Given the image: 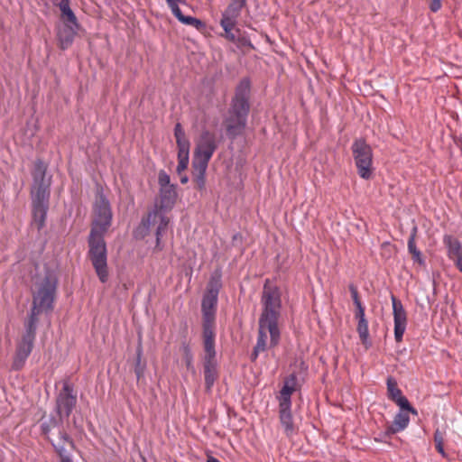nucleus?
Returning <instances> with one entry per match:
<instances>
[{"instance_id":"c756f323","label":"nucleus","mask_w":462,"mask_h":462,"mask_svg":"<svg viewBox=\"0 0 462 462\" xmlns=\"http://www.w3.org/2000/svg\"><path fill=\"white\" fill-rule=\"evenodd\" d=\"M175 17L181 23L192 26L199 32L205 30L206 28V23L203 21L196 17L184 15L181 12L176 14Z\"/></svg>"},{"instance_id":"0eeeda50","label":"nucleus","mask_w":462,"mask_h":462,"mask_svg":"<svg viewBox=\"0 0 462 462\" xmlns=\"http://www.w3.org/2000/svg\"><path fill=\"white\" fill-rule=\"evenodd\" d=\"M218 298L204 294L201 302L202 312V338L215 340L216 338V312Z\"/></svg>"},{"instance_id":"7c9ffc66","label":"nucleus","mask_w":462,"mask_h":462,"mask_svg":"<svg viewBox=\"0 0 462 462\" xmlns=\"http://www.w3.org/2000/svg\"><path fill=\"white\" fill-rule=\"evenodd\" d=\"M175 17L181 23L192 26L199 32L205 30L206 28V23L203 21L196 17L184 15L181 12L176 14Z\"/></svg>"},{"instance_id":"9d476101","label":"nucleus","mask_w":462,"mask_h":462,"mask_svg":"<svg viewBox=\"0 0 462 462\" xmlns=\"http://www.w3.org/2000/svg\"><path fill=\"white\" fill-rule=\"evenodd\" d=\"M203 348L205 352L203 358L205 386L207 391H210L218 377L215 340H203Z\"/></svg>"},{"instance_id":"1a4fd4ad","label":"nucleus","mask_w":462,"mask_h":462,"mask_svg":"<svg viewBox=\"0 0 462 462\" xmlns=\"http://www.w3.org/2000/svg\"><path fill=\"white\" fill-rule=\"evenodd\" d=\"M251 83L248 79L240 80L231 99L228 112L238 116L248 117L250 112Z\"/></svg>"},{"instance_id":"aec40b11","label":"nucleus","mask_w":462,"mask_h":462,"mask_svg":"<svg viewBox=\"0 0 462 462\" xmlns=\"http://www.w3.org/2000/svg\"><path fill=\"white\" fill-rule=\"evenodd\" d=\"M247 124V118L238 116L236 114L227 112V116L225 120L226 134L230 139L243 134Z\"/></svg>"},{"instance_id":"f257e3e1","label":"nucleus","mask_w":462,"mask_h":462,"mask_svg":"<svg viewBox=\"0 0 462 462\" xmlns=\"http://www.w3.org/2000/svg\"><path fill=\"white\" fill-rule=\"evenodd\" d=\"M113 213L107 198L102 191L98 192L93 205V218L88 238V258L102 283L108 280L107 250L104 239L105 234L112 224Z\"/></svg>"},{"instance_id":"2eb2a0df","label":"nucleus","mask_w":462,"mask_h":462,"mask_svg":"<svg viewBox=\"0 0 462 462\" xmlns=\"http://www.w3.org/2000/svg\"><path fill=\"white\" fill-rule=\"evenodd\" d=\"M47 165L42 160H36L34 162V168L32 172V195H44L50 196V180H46Z\"/></svg>"},{"instance_id":"f03ea898","label":"nucleus","mask_w":462,"mask_h":462,"mask_svg":"<svg viewBox=\"0 0 462 462\" xmlns=\"http://www.w3.org/2000/svg\"><path fill=\"white\" fill-rule=\"evenodd\" d=\"M57 289V281L51 276H46L38 291L32 295V306L27 320L38 324L39 315L43 311L53 309V301Z\"/></svg>"},{"instance_id":"c03bdc74","label":"nucleus","mask_w":462,"mask_h":462,"mask_svg":"<svg viewBox=\"0 0 462 462\" xmlns=\"http://www.w3.org/2000/svg\"><path fill=\"white\" fill-rule=\"evenodd\" d=\"M142 355H143V348H142V345L140 343L136 349V366H138L141 363Z\"/></svg>"},{"instance_id":"f3484780","label":"nucleus","mask_w":462,"mask_h":462,"mask_svg":"<svg viewBox=\"0 0 462 462\" xmlns=\"http://www.w3.org/2000/svg\"><path fill=\"white\" fill-rule=\"evenodd\" d=\"M49 198L50 196H44L42 194L32 195V219L38 230H41L45 225L49 208Z\"/></svg>"},{"instance_id":"a18cd8bd","label":"nucleus","mask_w":462,"mask_h":462,"mask_svg":"<svg viewBox=\"0 0 462 462\" xmlns=\"http://www.w3.org/2000/svg\"><path fill=\"white\" fill-rule=\"evenodd\" d=\"M417 233H418V227H417V226L414 225L413 227L411 228L409 239L412 238V241H416Z\"/></svg>"},{"instance_id":"b1692460","label":"nucleus","mask_w":462,"mask_h":462,"mask_svg":"<svg viewBox=\"0 0 462 462\" xmlns=\"http://www.w3.org/2000/svg\"><path fill=\"white\" fill-rule=\"evenodd\" d=\"M279 420L287 437H291L296 433V427L291 413V405L279 404Z\"/></svg>"},{"instance_id":"49530a36","label":"nucleus","mask_w":462,"mask_h":462,"mask_svg":"<svg viewBox=\"0 0 462 462\" xmlns=\"http://www.w3.org/2000/svg\"><path fill=\"white\" fill-rule=\"evenodd\" d=\"M242 45L252 46L251 42L246 38L236 39Z\"/></svg>"},{"instance_id":"4c0bfd02","label":"nucleus","mask_w":462,"mask_h":462,"mask_svg":"<svg viewBox=\"0 0 462 462\" xmlns=\"http://www.w3.org/2000/svg\"><path fill=\"white\" fill-rule=\"evenodd\" d=\"M166 3L171 9L172 14L175 16L179 13H180V9L179 7V4H185L186 0H166Z\"/></svg>"},{"instance_id":"a878e982","label":"nucleus","mask_w":462,"mask_h":462,"mask_svg":"<svg viewBox=\"0 0 462 462\" xmlns=\"http://www.w3.org/2000/svg\"><path fill=\"white\" fill-rule=\"evenodd\" d=\"M177 199L176 186L160 188V207L158 210L171 209Z\"/></svg>"},{"instance_id":"de8ad7c7","label":"nucleus","mask_w":462,"mask_h":462,"mask_svg":"<svg viewBox=\"0 0 462 462\" xmlns=\"http://www.w3.org/2000/svg\"><path fill=\"white\" fill-rule=\"evenodd\" d=\"M207 462H220L217 458L214 457H209L207 460Z\"/></svg>"},{"instance_id":"393cba45","label":"nucleus","mask_w":462,"mask_h":462,"mask_svg":"<svg viewBox=\"0 0 462 462\" xmlns=\"http://www.w3.org/2000/svg\"><path fill=\"white\" fill-rule=\"evenodd\" d=\"M297 377L291 374L284 381L283 386L277 396L280 405H291V394L296 390Z\"/></svg>"},{"instance_id":"09e8293b","label":"nucleus","mask_w":462,"mask_h":462,"mask_svg":"<svg viewBox=\"0 0 462 462\" xmlns=\"http://www.w3.org/2000/svg\"><path fill=\"white\" fill-rule=\"evenodd\" d=\"M188 180H189V178H188L187 176H183V177H181V179H180V182H181L182 184L187 183V182H188Z\"/></svg>"},{"instance_id":"423d86ee","label":"nucleus","mask_w":462,"mask_h":462,"mask_svg":"<svg viewBox=\"0 0 462 462\" xmlns=\"http://www.w3.org/2000/svg\"><path fill=\"white\" fill-rule=\"evenodd\" d=\"M352 154L357 168L358 175L365 180H369L373 173V151L365 140L359 138L353 142Z\"/></svg>"},{"instance_id":"a211bd4d","label":"nucleus","mask_w":462,"mask_h":462,"mask_svg":"<svg viewBox=\"0 0 462 462\" xmlns=\"http://www.w3.org/2000/svg\"><path fill=\"white\" fill-rule=\"evenodd\" d=\"M386 384L388 398L394 402L402 410H405L417 415V411L410 404L408 399L402 395L396 380L393 377L389 376L387 378Z\"/></svg>"},{"instance_id":"a19ab883","label":"nucleus","mask_w":462,"mask_h":462,"mask_svg":"<svg viewBox=\"0 0 462 462\" xmlns=\"http://www.w3.org/2000/svg\"><path fill=\"white\" fill-rule=\"evenodd\" d=\"M411 258H412L413 262L418 263L420 265L425 264V260L422 257L420 251H418L417 253L411 254Z\"/></svg>"},{"instance_id":"473e14b6","label":"nucleus","mask_w":462,"mask_h":462,"mask_svg":"<svg viewBox=\"0 0 462 462\" xmlns=\"http://www.w3.org/2000/svg\"><path fill=\"white\" fill-rule=\"evenodd\" d=\"M445 431L440 430L439 429H436L433 435V439L435 443V448L437 451L443 457H447V453L444 449V439H445Z\"/></svg>"},{"instance_id":"ddd939ff","label":"nucleus","mask_w":462,"mask_h":462,"mask_svg":"<svg viewBox=\"0 0 462 462\" xmlns=\"http://www.w3.org/2000/svg\"><path fill=\"white\" fill-rule=\"evenodd\" d=\"M60 18L61 24L58 27L57 37L60 48L66 50L74 42L75 36L79 29V24L76 15H74V18L71 20L65 16H60Z\"/></svg>"},{"instance_id":"2f4dec72","label":"nucleus","mask_w":462,"mask_h":462,"mask_svg":"<svg viewBox=\"0 0 462 462\" xmlns=\"http://www.w3.org/2000/svg\"><path fill=\"white\" fill-rule=\"evenodd\" d=\"M180 351L182 353L183 360L185 362L187 369L194 371L193 355L189 344L187 341L181 342Z\"/></svg>"},{"instance_id":"ea45409f","label":"nucleus","mask_w":462,"mask_h":462,"mask_svg":"<svg viewBox=\"0 0 462 462\" xmlns=\"http://www.w3.org/2000/svg\"><path fill=\"white\" fill-rule=\"evenodd\" d=\"M355 318L358 320H365V307L363 305L356 306Z\"/></svg>"},{"instance_id":"9b49d317","label":"nucleus","mask_w":462,"mask_h":462,"mask_svg":"<svg viewBox=\"0 0 462 462\" xmlns=\"http://www.w3.org/2000/svg\"><path fill=\"white\" fill-rule=\"evenodd\" d=\"M77 404V395L73 385L65 380L60 393L56 397V411L60 419L69 418Z\"/></svg>"},{"instance_id":"f704fd0d","label":"nucleus","mask_w":462,"mask_h":462,"mask_svg":"<svg viewBox=\"0 0 462 462\" xmlns=\"http://www.w3.org/2000/svg\"><path fill=\"white\" fill-rule=\"evenodd\" d=\"M54 4L59 6V8L61 12L60 16L68 17L70 20L74 18L75 14L73 13V11L71 10V8L69 6V0H60L59 3L54 2Z\"/></svg>"},{"instance_id":"dca6fc26","label":"nucleus","mask_w":462,"mask_h":462,"mask_svg":"<svg viewBox=\"0 0 462 462\" xmlns=\"http://www.w3.org/2000/svg\"><path fill=\"white\" fill-rule=\"evenodd\" d=\"M393 314L394 321V338L397 343L402 341L403 334L407 327V313L400 300L394 295L391 296Z\"/></svg>"},{"instance_id":"cd10ccee","label":"nucleus","mask_w":462,"mask_h":462,"mask_svg":"<svg viewBox=\"0 0 462 462\" xmlns=\"http://www.w3.org/2000/svg\"><path fill=\"white\" fill-rule=\"evenodd\" d=\"M208 165L201 163H192V176L196 188L203 190L206 186V172Z\"/></svg>"},{"instance_id":"72a5a7b5","label":"nucleus","mask_w":462,"mask_h":462,"mask_svg":"<svg viewBox=\"0 0 462 462\" xmlns=\"http://www.w3.org/2000/svg\"><path fill=\"white\" fill-rule=\"evenodd\" d=\"M356 330L359 335L361 342L365 346H367V345L370 346L371 344L369 343V340H368L369 339V330H368L367 319L358 321Z\"/></svg>"},{"instance_id":"6e6552de","label":"nucleus","mask_w":462,"mask_h":462,"mask_svg":"<svg viewBox=\"0 0 462 462\" xmlns=\"http://www.w3.org/2000/svg\"><path fill=\"white\" fill-rule=\"evenodd\" d=\"M217 149V143L215 134L208 130L202 131L196 141L192 163L208 165V162Z\"/></svg>"},{"instance_id":"bb28decb","label":"nucleus","mask_w":462,"mask_h":462,"mask_svg":"<svg viewBox=\"0 0 462 462\" xmlns=\"http://www.w3.org/2000/svg\"><path fill=\"white\" fill-rule=\"evenodd\" d=\"M410 422V417L407 412H398L389 427L386 428L385 433L387 435H393L397 432L403 430Z\"/></svg>"},{"instance_id":"4468645a","label":"nucleus","mask_w":462,"mask_h":462,"mask_svg":"<svg viewBox=\"0 0 462 462\" xmlns=\"http://www.w3.org/2000/svg\"><path fill=\"white\" fill-rule=\"evenodd\" d=\"M159 221L158 226L156 228V246L155 248L159 251L162 249L161 246V237L162 234L165 232L167 226L169 224V218L162 213V210H158V208L153 209L149 212L146 217L142 219L140 228L148 231L151 226L155 225Z\"/></svg>"},{"instance_id":"c85d7f7f","label":"nucleus","mask_w":462,"mask_h":462,"mask_svg":"<svg viewBox=\"0 0 462 462\" xmlns=\"http://www.w3.org/2000/svg\"><path fill=\"white\" fill-rule=\"evenodd\" d=\"M221 287V274L219 273H215L209 279L205 294L218 298V293Z\"/></svg>"},{"instance_id":"4be33fe9","label":"nucleus","mask_w":462,"mask_h":462,"mask_svg":"<svg viewBox=\"0 0 462 462\" xmlns=\"http://www.w3.org/2000/svg\"><path fill=\"white\" fill-rule=\"evenodd\" d=\"M54 450L60 457V462H73L70 456L68 454L66 447L74 449L75 444L71 437L63 431H60V441H51Z\"/></svg>"},{"instance_id":"c9c22d12","label":"nucleus","mask_w":462,"mask_h":462,"mask_svg":"<svg viewBox=\"0 0 462 462\" xmlns=\"http://www.w3.org/2000/svg\"><path fill=\"white\" fill-rule=\"evenodd\" d=\"M220 25L223 28L225 32V38L227 39L229 42H236V36L233 32V30L235 29L236 25L235 23H229L228 25L226 23L220 22Z\"/></svg>"},{"instance_id":"20e7f679","label":"nucleus","mask_w":462,"mask_h":462,"mask_svg":"<svg viewBox=\"0 0 462 462\" xmlns=\"http://www.w3.org/2000/svg\"><path fill=\"white\" fill-rule=\"evenodd\" d=\"M281 338V331L278 323L259 319L257 341L251 354V360L254 362L259 354L269 347L278 346Z\"/></svg>"},{"instance_id":"5701e85b","label":"nucleus","mask_w":462,"mask_h":462,"mask_svg":"<svg viewBox=\"0 0 462 462\" xmlns=\"http://www.w3.org/2000/svg\"><path fill=\"white\" fill-rule=\"evenodd\" d=\"M247 0H231L225 11L222 13L220 22L229 23H237V19L241 15L243 8L246 5Z\"/></svg>"},{"instance_id":"412c9836","label":"nucleus","mask_w":462,"mask_h":462,"mask_svg":"<svg viewBox=\"0 0 462 462\" xmlns=\"http://www.w3.org/2000/svg\"><path fill=\"white\" fill-rule=\"evenodd\" d=\"M62 420L50 417L41 423L42 433L51 443V441H60V431L66 432L62 427Z\"/></svg>"},{"instance_id":"79ce46f5","label":"nucleus","mask_w":462,"mask_h":462,"mask_svg":"<svg viewBox=\"0 0 462 462\" xmlns=\"http://www.w3.org/2000/svg\"><path fill=\"white\" fill-rule=\"evenodd\" d=\"M441 0H431L430 9L431 12L436 13L441 8Z\"/></svg>"},{"instance_id":"f8f14e48","label":"nucleus","mask_w":462,"mask_h":462,"mask_svg":"<svg viewBox=\"0 0 462 462\" xmlns=\"http://www.w3.org/2000/svg\"><path fill=\"white\" fill-rule=\"evenodd\" d=\"M174 136L178 147L177 172L180 173L185 171L189 165L190 143L180 123L175 125Z\"/></svg>"},{"instance_id":"58836bf2","label":"nucleus","mask_w":462,"mask_h":462,"mask_svg":"<svg viewBox=\"0 0 462 462\" xmlns=\"http://www.w3.org/2000/svg\"><path fill=\"white\" fill-rule=\"evenodd\" d=\"M355 306L362 305L356 286L353 283L348 286Z\"/></svg>"},{"instance_id":"7ed1b4c3","label":"nucleus","mask_w":462,"mask_h":462,"mask_svg":"<svg viewBox=\"0 0 462 462\" xmlns=\"http://www.w3.org/2000/svg\"><path fill=\"white\" fill-rule=\"evenodd\" d=\"M262 313L259 319L278 323L282 310V292L280 288L270 282H264L261 295Z\"/></svg>"},{"instance_id":"37998d69","label":"nucleus","mask_w":462,"mask_h":462,"mask_svg":"<svg viewBox=\"0 0 462 462\" xmlns=\"http://www.w3.org/2000/svg\"><path fill=\"white\" fill-rule=\"evenodd\" d=\"M408 251L411 254L420 251L416 246V241H412V238L408 240Z\"/></svg>"},{"instance_id":"39448f33","label":"nucleus","mask_w":462,"mask_h":462,"mask_svg":"<svg viewBox=\"0 0 462 462\" xmlns=\"http://www.w3.org/2000/svg\"><path fill=\"white\" fill-rule=\"evenodd\" d=\"M24 327L25 331L21 340L17 342L12 364V368L16 371L21 370L24 366L25 361L32 351L36 337L37 323L26 320Z\"/></svg>"},{"instance_id":"6ab92c4d","label":"nucleus","mask_w":462,"mask_h":462,"mask_svg":"<svg viewBox=\"0 0 462 462\" xmlns=\"http://www.w3.org/2000/svg\"><path fill=\"white\" fill-rule=\"evenodd\" d=\"M443 244L448 249V256L454 261L456 267L462 273V244L451 235H445Z\"/></svg>"},{"instance_id":"e433bc0d","label":"nucleus","mask_w":462,"mask_h":462,"mask_svg":"<svg viewBox=\"0 0 462 462\" xmlns=\"http://www.w3.org/2000/svg\"><path fill=\"white\" fill-rule=\"evenodd\" d=\"M158 183L160 185V188H166V187L174 186L173 184H171L170 175L165 171H163V170L159 171V174H158Z\"/></svg>"}]
</instances>
